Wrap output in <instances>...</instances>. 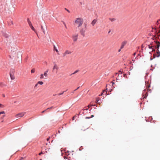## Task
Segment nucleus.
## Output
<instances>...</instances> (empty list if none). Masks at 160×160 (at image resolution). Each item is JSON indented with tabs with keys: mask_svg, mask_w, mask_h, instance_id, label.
I'll use <instances>...</instances> for the list:
<instances>
[{
	"mask_svg": "<svg viewBox=\"0 0 160 160\" xmlns=\"http://www.w3.org/2000/svg\"><path fill=\"white\" fill-rule=\"evenodd\" d=\"M83 22V20L81 18H77L74 21V24L79 28L82 25Z\"/></svg>",
	"mask_w": 160,
	"mask_h": 160,
	"instance_id": "1",
	"label": "nucleus"
},
{
	"mask_svg": "<svg viewBox=\"0 0 160 160\" xmlns=\"http://www.w3.org/2000/svg\"><path fill=\"white\" fill-rule=\"evenodd\" d=\"M25 112H22L18 113L15 115V117L17 118H20L23 117L25 114Z\"/></svg>",
	"mask_w": 160,
	"mask_h": 160,
	"instance_id": "2",
	"label": "nucleus"
},
{
	"mask_svg": "<svg viewBox=\"0 0 160 160\" xmlns=\"http://www.w3.org/2000/svg\"><path fill=\"white\" fill-rule=\"evenodd\" d=\"M86 29L84 28H81L80 30V33L83 36H85V32L86 31Z\"/></svg>",
	"mask_w": 160,
	"mask_h": 160,
	"instance_id": "3",
	"label": "nucleus"
},
{
	"mask_svg": "<svg viewBox=\"0 0 160 160\" xmlns=\"http://www.w3.org/2000/svg\"><path fill=\"white\" fill-rule=\"evenodd\" d=\"M72 53L69 50H66L64 53H63V56L65 57L67 55L69 54Z\"/></svg>",
	"mask_w": 160,
	"mask_h": 160,
	"instance_id": "4",
	"label": "nucleus"
},
{
	"mask_svg": "<svg viewBox=\"0 0 160 160\" xmlns=\"http://www.w3.org/2000/svg\"><path fill=\"white\" fill-rule=\"evenodd\" d=\"M78 34L74 35L72 36V39L74 42H76V41H77L78 39Z\"/></svg>",
	"mask_w": 160,
	"mask_h": 160,
	"instance_id": "5",
	"label": "nucleus"
},
{
	"mask_svg": "<svg viewBox=\"0 0 160 160\" xmlns=\"http://www.w3.org/2000/svg\"><path fill=\"white\" fill-rule=\"evenodd\" d=\"M127 43V42L126 41H124L122 42L121 44V45L120 47L121 49H122L124 48L125 45Z\"/></svg>",
	"mask_w": 160,
	"mask_h": 160,
	"instance_id": "6",
	"label": "nucleus"
},
{
	"mask_svg": "<svg viewBox=\"0 0 160 160\" xmlns=\"http://www.w3.org/2000/svg\"><path fill=\"white\" fill-rule=\"evenodd\" d=\"M48 71H49V69H47L46 71H45L44 72V74H43L44 76L46 77H48Z\"/></svg>",
	"mask_w": 160,
	"mask_h": 160,
	"instance_id": "7",
	"label": "nucleus"
},
{
	"mask_svg": "<svg viewBox=\"0 0 160 160\" xmlns=\"http://www.w3.org/2000/svg\"><path fill=\"white\" fill-rule=\"evenodd\" d=\"M157 48L158 49L159 47H160V42H156Z\"/></svg>",
	"mask_w": 160,
	"mask_h": 160,
	"instance_id": "8",
	"label": "nucleus"
},
{
	"mask_svg": "<svg viewBox=\"0 0 160 160\" xmlns=\"http://www.w3.org/2000/svg\"><path fill=\"white\" fill-rule=\"evenodd\" d=\"M9 40L10 41V42H13L14 40H15V39L13 37H10L9 38Z\"/></svg>",
	"mask_w": 160,
	"mask_h": 160,
	"instance_id": "9",
	"label": "nucleus"
},
{
	"mask_svg": "<svg viewBox=\"0 0 160 160\" xmlns=\"http://www.w3.org/2000/svg\"><path fill=\"white\" fill-rule=\"evenodd\" d=\"M97 21V20L94 19L92 22L91 24H92V26H93L96 23Z\"/></svg>",
	"mask_w": 160,
	"mask_h": 160,
	"instance_id": "10",
	"label": "nucleus"
},
{
	"mask_svg": "<svg viewBox=\"0 0 160 160\" xmlns=\"http://www.w3.org/2000/svg\"><path fill=\"white\" fill-rule=\"evenodd\" d=\"M6 86V85L3 82H0V87H3Z\"/></svg>",
	"mask_w": 160,
	"mask_h": 160,
	"instance_id": "11",
	"label": "nucleus"
},
{
	"mask_svg": "<svg viewBox=\"0 0 160 160\" xmlns=\"http://www.w3.org/2000/svg\"><path fill=\"white\" fill-rule=\"evenodd\" d=\"M18 50L17 47L15 46V48H12V51L13 52H14L17 51Z\"/></svg>",
	"mask_w": 160,
	"mask_h": 160,
	"instance_id": "12",
	"label": "nucleus"
},
{
	"mask_svg": "<svg viewBox=\"0 0 160 160\" xmlns=\"http://www.w3.org/2000/svg\"><path fill=\"white\" fill-rule=\"evenodd\" d=\"M28 24L29 25L30 27L31 26H32V23L31 22H30V21L29 20V19L28 18Z\"/></svg>",
	"mask_w": 160,
	"mask_h": 160,
	"instance_id": "13",
	"label": "nucleus"
},
{
	"mask_svg": "<svg viewBox=\"0 0 160 160\" xmlns=\"http://www.w3.org/2000/svg\"><path fill=\"white\" fill-rule=\"evenodd\" d=\"M54 49L55 50L56 52L58 53V54H59L58 53L59 51L58 50V49L56 48L55 46V45H54Z\"/></svg>",
	"mask_w": 160,
	"mask_h": 160,
	"instance_id": "14",
	"label": "nucleus"
},
{
	"mask_svg": "<svg viewBox=\"0 0 160 160\" xmlns=\"http://www.w3.org/2000/svg\"><path fill=\"white\" fill-rule=\"evenodd\" d=\"M58 67L56 65H55L53 67V70H54V69H56L58 70Z\"/></svg>",
	"mask_w": 160,
	"mask_h": 160,
	"instance_id": "15",
	"label": "nucleus"
},
{
	"mask_svg": "<svg viewBox=\"0 0 160 160\" xmlns=\"http://www.w3.org/2000/svg\"><path fill=\"white\" fill-rule=\"evenodd\" d=\"M30 27L31 28V29H32V30L36 32V33H37V32H36V30H35V29L33 27V26L32 25V26H30Z\"/></svg>",
	"mask_w": 160,
	"mask_h": 160,
	"instance_id": "16",
	"label": "nucleus"
},
{
	"mask_svg": "<svg viewBox=\"0 0 160 160\" xmlns=\"http://www.w3.org/2000/svg\"><path fill=\"white\" fill-rule=\"evenodd\" d=\"M79 71V70H76L74 72H73V73H72L70 75L71 76L72 74H76V73L78 72Z\"/></svg>",
	"mask_w": 160,
	"mask_h": 160,
	"instance_id": "17",
	"label": "nucleus"
},
{
	"mask_svg": "<svg viewBox=\"0 0 160 160\" xmlns=\"http://www.w3.org/2000/svg\"><path fill=\"white\" fill-rule=\"evenodd\" d=\"M10 76L12 80H14L15 79V77L13 75H12L11 74H10Z\"/></svg>",
	"mask_w": 160,
	"mask_h": 160,
	"instance_id": "18",
	"label": "nucleus"
},
{
	"mask_svg": "<svg viewBox=\"0 0 160 160\" xmlns=\"http://www.w3.org/2000/svg\"><path fill=\"white\" fill-rule=\"evenodd\" d=\"M148 48L150 49H152V50H153L154 48L153 46H150V45H148Z\"/></svg>",
	"mask_w": 160,
	"mask_h": 160,
	"instance_id": "19",
	"label": "nucleus"
},
{
	"mask_svg": "<svg viewBox=\"0 0 160 160\" xmlns=\"http://www.w3.org/2000/svg\"><path fill=\"white\" fill-rule=\"evenodd\" d=\"M44 75L43 74H41L40 75V78L41 79L44 78Z\"/></svg>",
	"mask_w": 160,
	"mask_h": 160,
	"instance_id": "20",
	"label": "nucleus"
},
{
	"mask_svg": "<svg viewBox=\"0 0 160 160\" xmlns=\"http://www.w3.org/2000/svg\"><path fill=\"white\" fill-rule=\"evenodd\" d=\"M38 84H39L40 85H42L43 84V82L42 81H38Z\"/></svg>",
	"mask_w": 160,
	"mask_h": 160,
	"instance_id": "21",
	"label": "nucleus"
},
{
	"mask_svg": "<svg viewBox=\"0 0 160 160\" xmlns=\"http://www.w3.org/2000/svg\"><path fill=\"white\" fill-rule=\"evenodd\" d=\"M4 36L6 38H8L9 36V35H8V34H7V33L4 34Z\"/></svg>",
	"mask_w": 160,
	"mask_h": 160,
	"instance_id": "22",
	"label": "nucleus"
},
{
	"mask_svg": "<svg viewBox=\"0 0 160 160\" xmlns=\"http://www.w3.org/2000/svg\"><path fill=\"white\" fill-rule=\"evenodd\" d=\"M94 117V116L93 115H92L91 116V117H86V119H89L90 118H92Z\"/></svg>",
	"mask_w": 160,
	"mask_h": 160,
	"instance_id": "23",
	"label": "nucleus"
},
{
	"mask_svg": "<svg viewBox=\"0 0 160 160\" xmlns=\"http://www.w3.org/2000/svg\"><path fill=\"white\" fill-rule=\"evenodd\" d=\"M35 72V69L33 68L31 70V72L32 73H33Z\"/></svg>",
	"mask_w": 160,
	"mask_h": 160,
	"instance_id": "24",
	"label": "nucleus"
},
{
	"mask_svg": "<svg viewBox=\"0 0 160 160\" xmlns=\"http://www.w3.org/2000/svg\"><path fill=\"white\" fill-rule=\"evenodd\" d=\"M64 91H63L62 93H59L58 94V95L59 96L61 95H62L63 94V93L64 92Z\"/></svg>",
	"mask_w": 160,
	"mask_h": 160,
	"instance_id": "25",
	"label": "nucleus"
},
{
	"mask_svg": "<svg viewBox=\"0 0 160 160\" xmlns=\"http://www.w3.org/2000/svg\"><path fill=\"white\" fill-rule=\"evenodd\" d=\"M106 91L105 90H103L101 94V95H102L103 94H104L105 95L106 94V93H105Z\"/></svg>",
	"mask_w": 160,
	"mask_h": 160,
	"instance_id": "26",
	"label": "nucleus"
},
{
	"mask_svg": "<svg viewBox=\"0 0 160 160\" xmlns=\"http://www.w3.org/2000/svg\"><path fill=\"white\" fill-rule=\"evenodd\" d=\"M5 112L4 111L1 112H0V115L1 114H5Z\"/></svg>",
	"mask_w": 160,
	"mask_h": 160,
	"instance_id": "27",
	"label": "nucleus"
},
{
	"mask_svg": "<svg viewBox=\"0 0 160 160\" xmlns=\"http://www.w3.org/2000/svg\"><path fill=\"white\" fill-rule=\"evenodd\" d=\"M41 28H42V30L43 31V32L45 34V31L44 30L43 27L42 26H41Z\"/></svg>",
	"mask_w": 160,
	"mask_h": 160,
	"instance_id": "28",
	"label": "nucleus"
},
{
	"mask_svg": "<svg viewBox=\"0 0 160 160\" xmlns=\"http://www.w3.org/2000/svg\"><path fill=\"white\" fill-rule=\"evenodd\" d=\"M4 107V106L1 104H0V108H3Z\"/></svg>",
	"mask_w": 160,
	"mask_h": 160,
	"instance_id": "29",
	"label": "nucleus"
},
{
	"mask_svg": "<svg viewBox=\"0 0 160 160\" xmlns=\"http://www.w3.org/2000/svg\"><path fill=\"white\" fill-rule=\"evenodd\" d=\"M69 152H66V155H67V156L69 155Z\"/></svg>",
	"mask_w": 160,
	"mask_h": 160,
	"instance_id": "30",
	"label": "nucleus"
},
{
	"mask_svg": "<svg viewBox=\"0 0 160 160\" xmlns=\"http://www.w3.org/2000/svg\"><path fill=\"white\" fill-rule=\"evenodd\" d=\"M17 54H19V55L20 56H21V52H17Z\"/></svg>",
	"mask_w": 160,
	"mask_h": 160,
	"instance_id": "31",
	"label": "nucleus"
},
{
	"mask_svg": "<svg viewBox=\"0 0 160 160\" xmlns=\"http://www.w3.org/2000/svg\"><path fill=\"white\" fill-rule=\"evenodd\" d=\"M110 20L111 21H114V20H115V19H114V18H112V19L110 18Z\"/></svg>",
	"mask_w": 160,
	"mask_h": 160,
	"instance_id": "32",
	"label": "nucleus"
},
{
	"mask_svg": "<svg viewBox=\"0 0 160 160\" xmlns=\"http://www.w3.org/2000/svg\"><path fill=\"white\" fill-rule=\"evenodd\" d=\"M53 108V107H50V108H48L47 109V110H48V109H52V108Z\"/></svg>",
	"mask_w": 160,
	"mask_h": 160,
	"instance_id": "33",
	"label": "nucleus"
},
{
	"mask_svg": "<svg viewBox=\"0 0 160 160\" xmlns=\"http://www.w3.org/2000/svg\"><path fill=\"white\" fill-rule=\"evenodd\" d=\"M65 10H66V11H67L68 12H70V11L68 9H67V8H65Z\"/></svg>",
	"mask_w": 160,
	"mask_h": 160,
	"instance_id": "34",
	"label": "nucleus"
},
{
	"mask_svg": "<svg viewBox=\"0 0 160 160\" xmlns=\"http://www.w3.org/2000/svg\"><path fill=\"white\" fill-rule=\"evenodd\" d=\"M2 97H5V95L4 94H2Z\"/></svg>",
	"mask_w": 160,
	"mask_h": 160,
	"instance_id": "35",
	"label": "nucleus"
},
{
	"mask_svg": "<svg viewBox=\"0 0 160 160\" xmlns=\"http://www.w3.org/2000/svg\"><path fill=\"white\" fill-rule=\"evenodd\" d=\"M86 27H87V24H85V27H84V28H86Z\"/></svg>",
	"mask_w": 160,
	"mask_h": 160,
	"instance_id": "36",
	"label": "nucleus"
},
{
	"mask_svg": "<svg viewBox=\"0 0 160 160\" xmlns=\"http://www.w3.org/2000/svg\"><path fill=\"white\" fill-rule=\"evenodd\" d=\"M47 110V109H46V110H45L43 111H42V113H44V112H45V111H46Z\"/></svg>",
	"mask_w": 160,
	"mask_h": 160,
	"instance_id": "37",
	"label": "nucleus"
},
{
	"mask_svg": "<svg viewBox=\"0 0 160 160\" xmlns=\"http://www.w3.org/2000/svg\"><path fill=\"white\" fill-rule=\"evenodd\" d=\"M79 88H80V87H78V88H77V89H76L75 90V91H76V90H78V89Z\"/></svg>",
	"mask_w": 160,
	"mask_h": 160,
	"instance_id": "38",
	"label": "nucleus"
},
{
	"mask_svg": "<svg viewBox=\"0 0 160 160\" xmlns=\"http://www.w3.org/2000/svg\"><path fill=\"white\" fill-rule=\"evenodd\" d=\"M88 108L84 109H83L82 110H88Z\"/></svg>",
	"mask_w": 160,
	"mask_h": 160,
	"instance_id": "39",
	"label": "nucleus"
},
{
	"mask_svg": "<svg viewBox=\"0 0 160 160\" xmlns=\"http://www.w3.org/2000/svg\"><path fill=\"white\" fill-rule=\"evenodd\" d=\"M75 116H74L72 118V120H74V118H75Z\"/></svg>",
	"mask_w": 160,
	"mask_h": 160,
	"instance_id": "40",
	"label": "nucleus"
},
{
	"mask_svg": "<svg viewBox=\"0 0 160 160\" xmlns=\"http://www.w3.org/2000/svg\"><path fill=\"white\" fill-rule=\"evenodd\" d=\"M42 152H41L39 154V155H41V154H42Z\"/></svg>",
	"mask_w": 160,
	"mask_h": 160,
	"instance_id": "41",
	"label": "nucleus"
},
{
	"mask_svg": "<svg viewBox=\"0 0 160 160\" xmlns=\"http://www.w3.org/2000/svg\"><path fill=\"white\" fill-rule=\"evenodd\" d=\"M49 139H50V138H49H49H47V140L48 141H49Z\"/></svg>",
	"mask_w": 160,
	"mask_h": 160,
	"instance_id": "42",
	"label": "nucleus"
},
{
	"mask_svg": "<svg viewBox=\"0 0 160 160\" xmlns=\"http://www.w3.org/2000/svg\"><path fill=\"white\" fill-rule=\"evenodd\" d=\"M22 159H23V158H21L19 160H22Z\"/></svg>",
	"mask_w": 160,
	"mask_h": 160,
	"instance_id": "43",
	"label": "nucleus"
},
{
	"mask_svg": "<svg viewBox=\"0 0 160 160\" xmlns=\"http://www.w3.org/2000/svg\"><path fill=\"white\" fill-rule=\"evenodd\" d=\"M38 83H37L36 84H35V87H37L38 86Z\"/></svg>",
	"mask_w": 160,
	"mask_h": 160,
	"instance_id": "44",
	"label": "nucleus"
},
{
	"mask_svg": "<svg viewBox=\"0 0 160 160\" xmlns=\"http://www.w3.org/2000/svg\"><path fill=\"white\" fill-rule=\"evenodd\" d=\"M121 49H121V48H120V49L118 50V52H120V51H121Z\"/></svg>",
	"mask_w": 160,
	"mask_h": 160,
	"instance_id": "45",
	"label": "nucleus"
},
{
	"mask_svg": "<svg viewBox=\"0 0 160 160\" xmlns=\"http://www.w3.org/2000/svg\"><path fill=\"white\" fill-rule=\"evenodd\" d=\"M90 105H88V108H90Z\"/></svg>",
	"mask_w": 160,
	"mask_h": 160,
	"instance_id": "46",
	"label": "nucleus"
},
{
	"mask_svg": "<svg viewBox=\"0 0 160 160\" xmlns=\"http://www.w3.org/2000/svg\"><path fill=\"white\" fill-rule=\"evenodd\" d=\"M4 117H5V115H3V118Z\"/></svg>",
	"mask_w": 160,
	"mask_h": 160,
	"instance_id": "47",
	"label": "nucleus"
},
{
	"mask_svg": "<svg viewBox=\"0 0 160 160\" xmlns=\"http://www.w3.org/2000/svg\"><path fill=\"white\" fill-rule=\"evenodd\" d=\"M114 84V82H112V85H113Z\"/></svg>",
	"mask_w": 160,
	"mask_h": 160,
	"instance_id": "48",
	"label": "nucleus"
},
{
	"mask_svg": "<svg viewBox=\"0 0 160 160\" xmlns=\"http://www.w3.org/2000/svg\"><path fill=\"white\" fill-rule=\"evenodd\" d=\"M135 54H135V53H134V55H135Z\"/></svg>",
	"mask_w": 160,
	"mask_h": 160,
	"instance_id": "49",
	"label": "nucleus"
},
{
	"mask_svg": "<svg viewBox=\"0 0 160 160\" xmlns=\"http://www.w3.org/2000/svg\"><path fill=\"white\" fill-rule=\"evenodd\" d=\"M56 95V94H55V95H53L54 96H55Z\"/></svg>",
	"mask_w": 160,
	"mask_h": 160,
	"instance_id": "50",
	"label": "nucleus"
},
{
	"mask_svg": "<svg viewBox=\"0 0 160 160\" xmlns=\"http://www.w3.org/2000/svg\"><path fill=\"white\" fill-rule=\"evenodd\" d=\"M75 91V90H74V91L72 93H73Z\"/></svg>",
	"mask_w": 160,
	"mask_h": 160,
	"instance_id": "51",
	"label": "nucleus"
}]
</instances>
